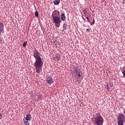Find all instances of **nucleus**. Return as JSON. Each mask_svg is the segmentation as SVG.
<instances>
[{
  "label": "nucleus",
  "mask_w": 125,
  "mask_h": 125,
  "mask_svg": "<svg viewBox=\"0 0 125 125\" xmlns=\"http://www.w3.org/2000/svg\"><path fill=\"white\" fill-rule=\"evenodd\" d=\"M33 56L36 60L34 63V68L37 74H41V72L42 71V66L43 65L42 60V58H41V53L37 50H34Z\"/></svg>",
  "instance_id": "1"
},
{
  "label": "nucleus",
  "mask_w": 125,
  "mask_h": 125,
  "mask_svg": "<svg viewBox=\"0 0 125 125\" xmlns=\"http://www.w3.org/2000/svg\"><path fill=\"white\" fill-rule=\"evenodd\" d=\"M52 17L53 19L52 20L53 23H54L57 27V28H59L60 27V24L62 22L61 19L60 18V13L57 10H55L52 12Z\"/></svg>",
  "instance_id": "2"
},
{
  "label": "nucleus",
  "mask_w": 125,
  "mask_h": 125,
  "mask_svg": "<svg viewBox=\"0 0 125 125\" xmlns=\"http://www.w3.org/2000/svg\"><path fill=\"white\" fill-rule=\"evenodd\" d=\"M95 125H103L104 121L103 117L101 115H97L94 118Z\"/></svg>",
  "instance_id": "3"
},
{
  "label": "nucleus",
  "mask_w": 125,
  "mask_h": 125,
  "mask_svg": "<svg viewBox=\"0 0 125 125\" xmlns=\"http://www.w3.org/2000/svg\"><path fill=\"white\" fill-rule=\"evenodd\" d=\"M72 72L73 73L75 78H79L81 77V70H80V68L73 66L72 67Z\"/></svg>",
  "instance_id": "4"
},
{
  "label": "nucleus",
  "mask_w": 125,
  "mask_h": 125,
  "mask_svg": "<svg viewBox=\"0 0 125 125\" xmlns=\"http://www.w3.org/2000/svg\"><path fill=\"white\" fill-rule=\"evenodd\" d=\"M3 33H4V25L0 21V35H1V33L3 34Z\"/></svg>",
  "instance_id": "5"
},
{
  "label": "nucleus",
  "mask_w": 125,
  "mask_h": 125,
  "mask_svg": "<svg viewBox=\"0 0 125 125\" xmlns=\"http://www.w3.org/2000/svg\"><path fill=\"white\" fill-rule=\"evenodd\" d=\"M46 82H47V83H49V84H52V83H53V80L51 77H48L46 79Z\"/></svg>",
  "instance_id": "6"
},
{
  "label": "nucleus",
  "mask_w": 125,
  "mask_h": 125,
  "mask_svg": "<svg viewBox=\"0 0 125 125\" xmlns=\"http://www.w3.org/2000/svg\"><path fill=\"white\" fill-rule=\"evenodd\" d=\"M118 119L121 121H125V114H123L122 113H119V114L118 116Z\"/></svg>",
  "instance_id": "7"
},
{
  "label": "nucleus",
  "mask_w": 125,
  "mask_h": 125,
  "mask_svg": "<svg viewBox=\"0 0 125 125\" xmlns=\"http://www.w3.org/2000/svg\"><path fill=\"white\" fill-rule=\"evenodd\" d=\"M60 57H61V56L60 55V54H56L54 58V60L58 62V61L60 60Z\"/></svg>",
  "instance_id": "8"
},
{
  "label": "nucleus",
  "mask_w": 125,
  "mask_h": 125,
  "mask_svg": "<svg viewBox=\"0 0 125 125\" xmlns=\"http://www.w3.org/2000/svg\"><path fill=\"white\" fill-rule=\"evenodd\" d=\"M42 97V95H41V94L40 93H37L35 96V99L36 100H38L39 99H40L41 100Z\"/></svg>",
  "instance_id": "9"
},
{
  "label": "nucleus",
  "mask_w": 125,
  "mask_h": 125,
  "mask_svg": "<svg viewBox=\"0 0 125 125\" xmlns=\"http://www.w3.org/2000/svg\"><path fill=\"white\" fill-rule=\"evenodd\" d=\"M61 20L62 21H66V17H65V14H62L61 15Z\"/></svg>",
  "instance_id": "10"
},
{
  "label": "nucleus",
  "mask_w": 125,
  "mask_h": 125,
  "mask_svg": "<svg viewBox=\"0 0 125 125\" xmlns=\"http://www.w3.org/2000/svg\"><path fill=\"white\" fill-rule=\"evenodd\" d=\"M29 121L25 118L23 119V122L25 125H30V123H29Z\"/></svg>",
  "instance_id": "11"
},
{
  "label": "nucleus",
  "mask_w": 125,
  "mask_h": 125,
  "mask_svg": "<svg viewBox=\"0 0 125 125\" xmlns=\"http://www.w3.org/2000/svg\"><path fill=\"white\" fill-rule=\"evenodd\" d=\"M26 120H27L28 121H31V119H32V116H31V115L30 114H27L26 115V117L25 118Z\"/></svg>",
  "instance_id": "12"
},
{
  "label": "nucleus",
  "mask_w": 125,
  "mask_h": 125,
  "mask_svg": "<svg viewBox=\"0 0 125 125\" xmlns=\"http://www.w3.org/2000/svg\"><path fill=\"white\" fill-rule=\"evenodd\" d=\"M59 3H60V0H55L54 1V4H55V5H58Z\"/></svg>",
  "instance_id": "13"
},
{
  "label": "nucleus",
  "mask_w": 125,
  "mask_h": 125,
  "mask_svg": "<svg viewBox=\"0 0 125 125\" xmlns=\"http://www.w3.org/2000/svg\"><path fill=\"white\" fill-rule=\"evenodd\" d=\"M122 74L123 75V78H125V66L123 67Z\"/></svg>",
  "instance_id": "14"
},
{
  "label": "nucleus",
  "mask_w": 125,
  "mask_h": 125,
  "mask_svg": "<svg viewBox=\"0 0 125 125\" xmlns=\"http://www.w3.org/2000/svg\"><path fill=\"white\" fill-rule=\"evenodd\" d=\"M67 24H66L65 23H64L63 24V30H67Z\"/></svg>",
  "instance_id": "15"
},
{
  "label": "nucleus",
  "mask_w": 125,
  "mask_h": 125,
  "mask_svg": "<svg viewBox=\"0 0 125 125\" xmlns=\"http://www.w3.org/2000/svg\"><path fill=\"white\" fill-rule=\"evenodd\" d=\"M123 120H120L118 121V125H124V122H123Z\"/></svg>",
  "instance_id": "16"
},
{
  "label": "nucleus",
  "mask_w": 125,
  "mask_h": 125,
  "mask_svg": "<svg viewBox=\"0 0 125 125\" xmlns=\"http://www.w3.org/2000/svg\"><path fill=\"white\" fill-rule=\"evenodd\" d=\"M28 44V42H24L22 46H23V47H26V46H27V44Z\"/></svg>",
  "instance_id": "17"
},
{
  "label": "nucleus",
  "mask_w": 125,
  "mask_h": 125,
  "mask_svg": "<svg viewBox=\"0 0 125 125\" xmlns=\"http://www.w3.org/2000/svg\"><path fill=\"white\" fill-rule=\"evenodd\" d=\"M35 16H36V17H39V12L38 11L35 12Z\"/></svg>",
  "instance_id": "18"
},
{
  "label": "nucleus",
  "mask_w": 125,
  "mask_h": 125,
  "mask_svg": "<svg viewBox=\"0 0 125 125\" xmlns=\"http://www.w3.org/2000/svg\"><path fill=\"white\" fill-rule=\"evenodd\" d=\"M83 13L85 15L87 14V12L86 11V9H85L84 10H83Z\"/></svg>",
  "instance_id": "19"
},
{
  "label": "nucleus",
  "mask_w": 125,
  "mask_h": 125,
  "mask_svg": "<svg viewBox=\"0 0 125 125\" xmlns=\"http://www.w3.org/2000/svg\"><path fill=\"white\" fill-rule=\"evenodd\" d=\"M95 23V21L94 20H93V22H91L90 24L91 25H94V23Z\"/></svg>",
  "instance_id": "20"
},
{
  "label": "nucleus",
  "mask_w": 125,
  "mask_h": 125,
  "mask_svg": "<svg viewBox=\"0 0 125 125\" xmlns=\"http://www.w3.org/2000/svg\"><path fill=\"white\" fill-rule=\"evenodd\" d=\"M110 88H112L113 87V86L114 85L112 83H110Z\"/></svg>",
  "instance_id": "21"
},
{
  "label": "nucleus",
  "mask_w": 125,
  "mask_h": 125,
  "mask_svg": "<svg viewBox=\"0 0 125 125\" xmlns=\"http://www.w3.org/2000/svg\"><path fill=\"white\" fill-rule=\"evenodd\" d=\"M107 89H108V91L109 90H110V87H109V85L107 84Z\"/></svg>",
  "instance_id": "22"
},
{
  "label": "nucleus",
  "mask_w": 125,
  "mask_h": 125,
  "mask_svg": "<svg viewBox=\"0 0 125 125\" xmlns=\"http://www.w3.org/2000/svg\"><path fill=\"white\" fill-rule=\"evenodd\" d=\"M86 18L88 22H90V20H89V18H88V17H87V18Z\"/></svg>",
  "instance_id": "23"
},
{
  "label": "nucleus",
  "mask_w": 125,
  "mask_h": 125,
  "mask_svg": "<svg viewBox=\"0 0 125 125\" xmlns=\"http://www.w3.org/2000/svg\"><path fill=\"white\" fill-rule=\"evenodd\" d=\"M2 119V115H1V114L0 113V120H1Z\"/></svg>",
  "instance_id": "24"
},
{
  "label": "nucleus",
  "mask_w": 125,
  "mask_h": 125,
  "mask_svg": "<svg viewBox=\"0 0 125 125\" xmlns=\"http://www.w3.org/2000/svg\"><path fill=\"white\" fill-rule=\"evenodd\" d=\"M84 16L85 18H87V17H88V15H87V14H85Z\"/></svg>",
  "instance_id": "25"
},
{
  "label": "nucleus",
  "mask_w": 125,
  "mask_h": 125,
  "mask_svg": "<svg viewBox=\"0 0 125 125\" xmlns=\"http://www.w3.org/2000/svg\"><path fill=\"white\" fill-rule=\"evenodd\" d=\"M86 31H87V32H90V29L87 28V29H86Z\"/></svg>",
  "instance_id": "26"
}]
</instances>
